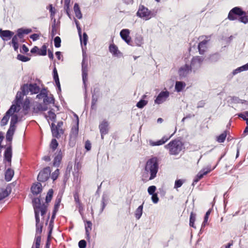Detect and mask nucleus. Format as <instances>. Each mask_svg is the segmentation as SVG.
<instances>
[{
  "instance_id": "nucleus-1",
  "label": "nucleus",
  "mask_w": 248,
  "mask_h": 248,
  "mask_svg": "<svg viewBox=\"0 0 248 248\" xmlns=\"http://www.w3.org/2000/svg\"><path fill=\"white\" fill-rule=\"evenodd\" d=\"M159 170V160L156 157L148 159L145 165L143 177L148 180H152L156 177Z\"/></svg>"
},
{
  "instance_id": "nucleus-2",
  "label": "nucleus",
  "mask_w": 248,
  "mask_h": 248,
  "mask_svg": "<svg viewBox=\"0 0 248 248\" xmlns=\"http://www.w3.org/2000/svg\"><path fill=\"white\" fill-rule=\"evenodd\" d=\"M184 144L179 140H174L170 141L165 146V148L169 150V153L171 155H177L182 150Z\"/></svg>"
},
{
  "instance_id": "nucleus-3",
  "label": "nucleus",
  "mask_w": 248,
  "mask_h": 248,
  "mask_svg": "<svg viewBox=\"0 0 248 248\" xmlns=\"http://www.w3.org/2000/svg\"><path fill=\"white\" fill-rule=\"evenodd\" d=\"M81 71L83 84L84 88V95L85 98L87 96V84L88 77V60L86 53L83 51L82 61L81 63Z\"/></svg>"
},
{
  "instance_id": "nucleus-4",
  "label": "nucleus",
  "mask_w": 248,
  "mask_h": 248,
  "mask_svg": "<svg viewBox=\"0 0 248 248\" xmlns=\"http://www.w3.org/2000/svg\"><path fill=\"white\" fill-rule=\"evenodd\" d=\"M137 16L144 20H148L155 16L156 13L154 11L149 10L147 7L140 4L136 13Z\"/></svg>"
},
{
  "instance_id": "nucleus-5",
  "label": "nucleus",
  "mask_w": 248,
  "mask_h": 248,
  "mask_svg": "<svg viewBox=\"0 0 248 248\" xmlns=\"http://www.w3.org/2000/svg\"><path fill=\"white\" fill-rule=\"evenodd\" d=\"M32 205L33 207L34 212L37 211L38 215H39L40 212H41V215L44 216L47 210V205L44 203L41 204L40 198H34L32 200Z\"/></svg>"
},
{
  "instance_id": "nucleus-6",
  "label": "nucleus",
  "mask_w": 248,
  "mask_h": 248,
  "mask_svg": "<svg viewBox=\"0 0 248 248\" xmlns=\"http://www.w3.org/2000/svg\"><path fill=\"white\" fill-rule=\"evenodd\" d=\"M21 89L23 95H27L29 92H31V94H37L40 90V87L36 83L25 84L21 87Z\"/></svg>"
},
{
  "instance_id": "nucleus-7",
  "label": "nucleus",
  "mask_w": 248,
  "mask_h": 248,
  "mask_svg": "<svg viewBox=\"0 0 248 248\" xmlns=\"http://www.w3.org/2000/svg\"><path fill=\"white\" fill-rule=\"evenodd\" d=\"M17 105L13 104L11 106L8 110L6 112L0 121V126H4L6 125L9 121L10 116L12 113L16 112Z\"/></svg>"
},
{
  "instance_id": "nucleus-8",
  "label": "nucleus",
  "mask_w": 248,
  "mask_h": 248,
  "mask_svg": "<svg viewBox=\"0 0 248 248\" xmlns=\"http://www.w3.org/2000/svg\"><path fill=\"white\" fill-rule=\"evenodd\" d=\"M243 13V10L240 7H235L232 9L228 15V18L231 21L237 19V16H241Z\"/></svg>"
},
{
  "instance_id": "nucleus-9",
  "label": "nucleus",
  "mask_w": 248,
  "mask_h": 248,
  "mask_svg": "<svg viewBox=\"0 0 248 248\" xmlns=\"http://www.w3.org/2000/svg\"><path fill=\"white\" fill-rule=\"evenodd\" d=\"M51 169L49 167H46L41 170L37 176V180L40 182H45L49 178Z\"/></svg>"
},
{
  "instance_id": "nucleus-10",
  "label": "nucleus",
  "mask_w": 248,
  "mask_h": 248,
  "mask_svg": "<svg viewBox=\"0 0 248 248\" xmlns=\"http://www.w3.org/2000/svg\"><path fill=\"white\" fill-rule=\"evenodd\" d=\"M203 58L200 56L193 57L191 61L190 67L194 72L200 68L203 62Z\"/></svg>"
},
{
  "instance_id": "nucleus-11",
  "label": "nucleus",
  "mask_w": 248,
  "mask_h": 248,
  "mask_svg": "<svg viewBox=\"0 0 248 248\" xmlns=\"http://www.w3.org/2000/svg\"><path fill=\"white\" fill-rule=\"evenodd\" d=\"M170 96V92L168 91H161L155 100V104L159 105L167 101Z\"/></svg>"
},
{
  "instance_id": "nucleus-12",
  "label": "nucleus",
  "mask_w": 248,
  "mask_h": 248,
  "mask_svg": "<svg viewBox=\"0 0 248 248\" xmlns=\"http://www.w3.org/2000/svg\"><path fill=\"white\" fill-rule=\"evenodd\" d=\"M130 31L128 29H123L121 31L120 35L122 39L128 45L131 46H134V44H132L131 38L129 36Z\"/></svg>"
},
{
  "instance_id": "nucleus-13",
  "label": "nucleus",
  "mask_w": 248,
  "mask_h": 248,
  "mask_svg": "<svg viewBox=\"0 0 248 248\" xmlns=\"http://www.w3.org/2000/svg\"><path fill=\"white\" fill-rule=\"evenodd\" d=\"M191 68L188 64L181 66L178 70L179 77L181 78L186 77L192 71Z\"/></svg>"
},
{
  "instance_id": "nucleus-14",
  "label": "nucleus",
  "mask_w": 248,
  "mask_h": 248,
  "mask_svg": "<svg viewBox=\"0 0 248 248\" xmlns=\"http://www.w3.org/2000/svg\"><path fill=\"white\" fill-rule=\"evenodd\" d=\"M14 32L10 30H2L0 29V37L4 41H7L11 39Z\"/></svg>"
},
{
  "instance_id": "nucleus-15",
  "label": "nucleus",
  "mask_w": 248,
  "mask_h": 248,
  "mask_svg": "<svg viewBox=\"0 0 248 248\" xmlns=\"http://www.w3.org/2000/svg\"><path fill=\"white\" fill-rule=\"evenodd\" d=\"M55 124L52 123L50 127L52 136L59 139L64 134V130L62 128H54Z\"/></svg>"
},
{
  "instance_id": "nucleus-16",
  "label": "nucleus",
  "mask_w": 248,
  "mask_h": 248,
  "mask_svg": "<svg viewBox=\"0 0 248 248\" xmlns=\"http://www.w3.org/2000/svg\"><path fill=\"white\" fill-rule=\"evenodd\" d=\"M211 171V170L210 169L207 168H205L200 170L193 180L192 184L194 185L198 183L200 180V179H201L204 175H206Z\"/></svg>"
},
{
  "instance_id": "nucleus-17",
  "label": "nucleus",
  "mask_w": 248,
  "mask_h": 248,
  "mask_svg": "<svg viewBox=\"0 0 248 248\" xmlns=\"http://www.w3.org/2000/svg\"><path fill=\"white\" fill-rule=\"evenodd\" d=\"M34 214L36 222L35 232L37 234H41L42 232L43 223L40 222L39 215H38V212L35 211Z\"/></svg>"
},
{
  "instance_id": "nucleus-18",
  "label": "nucleus",
  "mask_w": 248,
  "mask_h": 248,
  "mask_svg": "<svg viewBox=\"0 0 248 248\" xmlns=\"http://www.w3.org/2000/svg\"><path fill=\"white\" fill-rule=\"evenodd\" d=\"M31 190L34 195L41 193L43 190L42 184L40 182L33 184L31 187Z\"/></svg>"
},
{
  "instance_id": "nucleus-19",
  "label": "nucleus",
  "mask_w": 248,
  "mask_h": 248,
  "mask_svg": "<svg viewBox=\"0 0 248 248\" xmlns=\"http://www.w3.org/2000/svg\"><path fill=\"white\" fill-rule=\"evenodd\" d=\"M109 51L113 56L120 58L123 56V53L118 49V47L114 44H110L108 47Z\"/></svg>"
},
{
  "instance_id": "nucleus-20",
  "label": "nucleus",
  "mask_w": 248,
  "mask_h": 248,
  "mask_svg": "<svg viewBox=\"0 0 248 248\" xmlns=\"http://www.w3.org/2000/svg\"><path fill=\"white\" fill-rule=\"evenodd\" d=\"M172 136V134L170 136H165L163 137L161 140H158L156 141H154L152 140H150L149 141L150 145L152 146H159V145H163L166 142H167L171 138V137Z\"/></svg>"
},
{
  "instance_id": "nucleus-21",
  "label": "nucleus",
  "mask_w": 248,
  "mask_h": 248,
  "mask_svg": "<svg viewBox=\"0 0 248 248\" xmlns=\"http://www.w3.org/2000/svg\"><path fill=\"white\" fill-rule=\"evenodd\" d=\"M108 123L106 121H103L99 126L102 139H104V135L108 133Z\"/></svg>"
},
{
  "instance_id": "nucleus-22",
  "label": "nucleus",
  "mask_w": 248,
  "mask_h": 248,
  "mask_svg": "<svg viewBox=\"0 0 248 248\" xmlns=\"http://www.w3.org/2000/svg\"><path fill=\"white\" fill-rule=\"evenodd\" d=\"M12 157V149L11 143H10V145L6 149L4 154V159L10 163V166L11 165Z\"/></svg>"
},
{
  "instance_id": "nucleus-23",
  "label": "nucleus",
  "mask_w": 248,
  "mask_h": 248,
  "mask_svg": "<svg viewBox=\"0 0 248 248\" xmlns=\"http://www.w3.org/2000/svg\"><path fill=\"white\" fill-rule=\"evenodd\" d=\"M132 44H134V46H140L143 44L142 36L139 33H136L135 35L133 41H132Z\"/></svg>"
},
{
  "instance_id": "nucleus-24",
  "label": "nucleus",
  "mask_w": 248,
  "mask_h": 248,
  "mask_svg": "<svg viewBox=\"0 0 248 248\" xmlns=\"http://www.w3.org/2000/svg\"><path fill=\"white\" fill-rule=\"evenodd\" d=\"M85 229L86 238L87 240L90 239V232L92 229V223L91 221H86L85 223Z\"/></svg>"
},
{
  "instance_id": "nucleus-25",
  "label": "nucleus",
  "mask_w": 248,
  "mask_h": 248,
  "mask_svg": "<svg viewBox=\"0 0 248 248\" xmlns=\"http://www.w3.org/2000/svg\"><path fill=\"white\" fill-rule=\"evenodd\" d=\"M16 131V128L9 127L6 134V140L11 143L13 140V137Z\"/></svg>"
},
{
  "instance_id": "nucleus-26",
  "label": "nucleus",
  "mask_w": 248,
  "mask_h": 248,
  "mask_svg": "<svg viewBox=\"0 0 248 248\" xmlns=\"http://www.w3.org/2000/svg\"><path fill=\"white\" fill-rule=\"evenodd\" d=\"M11 192V187L10 185H8L6 189H3L2 192L0 193V201L8 197L10 194Z\"/></svg>"
},
{
  "instance_id": "nucleus-27",
  "label": "nucleus",
  "mask_w": 248,
  "mask_h": 248,
  "mask_svg": "<svg viewBox=\"0 0 248 248\" xmlns=\"http://www.w3.org/2000/svg\"><path fill=\"white\" fill-rule=\"evenodd\" d=\"M62 158V154L60 150L57 154H55L53 165L55 167H58Z\"/></svg>"
},
{
  "instance_id": "nucleus-28",
  "label": "nucleus",
  "mask_w": 248,
  "mask_h": 248,
  "mask_svg": "<svg viewBox=\"0 0 248 248\" xmlns=\"http://www.w3.org/2000/svg\"><path fill=\"white\" fill-rule=\"evenodd\" d=\"M14 175V170L11 168L6 170L5 172V180L7 182L10 181Z\"/></svg>"
},
{
  "instance_id": "nucleus-29",
  "label": "nucleus",
  "mask_w": 248,
  "mask_h": 248,
  "mask_svg": "<svg viewBox=\"0 0 248 248\" xmlns=\"http://www.w3.org/2000/svg\"><path fill=\"white\" fill-rule=\"evenodd\" d=\"M208 41L204 40L201 42L198 45V49L200 54H203L206 49V44Z\"/></svg>"
},
{
  "instance_id": "nucleus-30",
  "label": "nucleus",
  "mask_w": 248,
  "mask_h": 248,
  "mask_svg": "<svg viewBox=\"0 0 248 248\" xmlns=\"http://www.w3.org/2000/svg\"><path fill=\"white\" fill-rule=\"evenodd\" d=\"M10 116L11 119L10 120V126L13 128H16V124L17 123L18 120V117L17 114L12 113Z\"/></svg>"
},
{
  "instance_id": "nucleus-31",
  "label": "nucleus",
  "mask_w": 248,
  "mask_h": 248,
  "mask_svg": "<svg viewBox=\"0 0 248 248\" xmlns=\"http://www.w3.org/2000/svg\"><path fill=\"white\" fill-rule=\"evenodd\" d=\"M77 119V124L76 126H73L71 131L70 136L76 137L78 133V117L77 114H75Z\"/></svg>"
},
{
  "instance_id": "nucleus-32",
  "label": "nucleus",
  "mask_w": 248,
  "mask_h": 248,
  "mask_svg": "<svg viewBox=\"0 0 248 248\" xmlns=\"http://www.w3.org/2000/svg\"><path fill=\"white\" fill-rule=\"evenodd\" d=\"M186 84L184 81H176L175 85V90L177 92H181L186 87Z\"/></svg>"
},
{
  "instance_id": "nucleus-33",
  "label": "nucleus",
  "mask_w": 248,
  "mask_h": 248,
  "mask_svg": "<svg viewBox=\"0 0 248 248\" xmlns=\"http://www.w3.org/2000/svg\"><path fill=\"white\" fill-rule=\"evenodd\" d=\"M107 204V196L103 194L102 196L101 203V208L99 211V214H101L104 211L106 205Z\"/></svg>"
},
{
  "instance_id": "nucleus-34",
  "label": "nucleus",
  "mask_w": 248,
  "mask_h": 248,
  "mask_svg": "<svg viewBox=\"0 0 248 248\" xmlns=\"http://www.w3.org/2000/svg\"><path fill=\"white\" fill-rule=\"evenodd\" d=\"M74 11L76 15V16L79 19L82 18V14L80 11V8L78 4L77 3H75L74 6Z\"/></svg>"
},
{
  "instance_id": "nucleus-35",
  "label": "nucleus",
  "mask_w": 248,
  "mask_h": 248,
  "mask_svg": "<svg viewBox=\"0 0 248 248\" xmlns=\"http://www.w3.org/2000/svg\"><path fill=\"white\" fill-rule=\"evenodd\" d=\"M143 204H144V202H143V203L141 205H140L138 207V208L136 210V211L135 213V217L137 219H139L142 216V212H143Z\"/></svg>"
},
{
  "instance_id": "nucleus-36",
  "label": "nucleus",
  "mask_w": 248,
  "mask_h": 248,
  "mask_svg": "<svg viewBox=\"0 0 248 248\" xmlns=\"http://www.w3.org/2000/svg\"><path fill=\"white\" fill-rule=\"evenodd\" d=\"M237 19L240 22L246 24L248 23V15L247 14L245 11H243V14L240 16Z\"/></svg>"
},
{
  "instance_id": "nucleus-37",
  "label": "nucleus",
  "mask_w": 248,
  "mask_h": 248,
  "mask_svg": "<svg viewBox=\"0 0 248 248\" xmlns=\"http://www.w3.org/2000/svg\"><path fill=\"white\" fill-rule=\"evenodd\" d=\"M146 96H147L146 95H143L142 97V99H140L137 103L136 106L139 108H142L144 106H145L147 104L148 101L144 100V99L146 97Z\"/></svg>"
},
{
  "instance_id": "nucleus-38",
  "label": "nucleus",
  "mask_w": 248,
  "mask_h": 248,
  "mask_svg": "<svg viewBox=\"0 0 248 248\" xmlns=\"http://www.w3.org/2000/svg\"><path fill=\"white\" fill-rule=\"evenodd\" d=\"M220 58V55L218 53L212 54L210 55L209 57L208 58L209 61L211 62H217L219 60Z\"/></svg>"
},
{
  "instance_id": "nucleus-39",
  "label": "nucleus",
  "mask_w": 248,
  "mask_h": 248,
  "mask_svg": "<svg viewBox=\"0 0 248 248\" xmlns=\"http://www.w3.org/2000/svg\"><path fill=\"white\" fill-rule=\"evenodd\" d=\"M54 98L53 96H48L47 93H46V96L45 98H44L43 102L46 105L47 104H54Z\"/></svg>"
},
{
  "instance_id": "nucleus-40",
  "label": "nucleus",
  "mask_w": 248,
  "mask_h": 248,
  "mask_svg": "<svg viewBox=\"0 0 248 248\" xmlns=\"http://www.w3.org/2000/svg\"><path fill=\"white\" fill-rule=\"evenodd\" d=\"M41 239V234H37L36 232H35V236L34 241V244H35V248H40Z\"/></svg>"
},
{
  "instance_id": "nucleus-41",
  "label": "nucleus",
  "mask_w": 248,
  "mask_h": 248,
  "mask_svg": "<svg viewBox=\"0 0 248 248\" xmlns=\"http://www.w3.org/2000/svg\"><path fill=\"white\" fill-rule=\"evenodd\" d=\"M196 214L194 213L193 212H191L190 213L189 218V226L194 228H196L194 225V222L196 219Z\"/></svg>"
},
{
  "instance_id": "nucleus-42",
  "label": "nucleus",
  "mask_w": 248,
  "mask_h": 248,
  "mask_svg": "<svg viewBox=\"0 0 248 248\" xmlns=\"http://www.w3.org/2000/svg\"><path fill=\"white\" fill-rule=\"evenodd\" d=\"M47 52V46L43 45L41 48L38 51V55L40 56H46Z\"/></svg>"
},
{
  "instance_id": "nucleus-43",
  "label": "nucleus",
  "mask_w": 248,
  "mask_h": 248,
  "mask_svg": "<svg viewBox=\"0 0 248 248\" xmlns=\"http://www.w3.org/2000/svg\"><path fill=\"white\" fill-rule=\"evenodd\" d=\"M53 194V190L52 189H50L48 190L46 197V202L48 203L50 202L51 201L52 196Z\"/></svg>"
},
{
  "instance_id": "nucleus-44",
  "label": "nucleus",
  "mask_w": 248,
  "mask_h": 248,
  "mask_svg": "<svg viewBox=\"0 0 248 248\" xmlns=\"http://www.w3.org/2000/svg\"><path fill=\"white\" fill-rule=\"evenodd\" d=\"M227 137L226 131H225L223 133L219 135L217 137V140L219 143L223 142Z\"/></svg>"
},
{
  "instance_id": "nucleus-45",
  "label": "nucleus",
  "mask_w": 248,
  "mask_h": 248,
  "mask_svg": "<svg viewBox=\"0 0 248 248\" xmlns=\"http://www.w3.org/2000/svg\"><path fill=\"white\" fill-rule=\"evenodd\" d=\"M74 22L76 24V27H77V28L78 30V34L79 38H80V41L81 43H82L81 30V28L79 25V23L75 18H74Z\"/></svg>"
},
{
  "instance_id": "nucleus-46",
  "label": "nucleus",
  "mask_w": 248,
  "mask_h": 248,
  "mask_svg": "<svg viewBox=\"0 0 248 248\" xmlns=\"http://www.w3.org/2000/svg\"><path fill=\"white\" fill-rule=\"evenodd\" d=\"M47 9H49L50 13V18L51 19H53L56 12L55 8L53 7L52 4H50Z\"/></svg>"
},
{
  "instance_id": "nucleus-47",
  "label": "nucleus",
  "mask_w": 248,
  "mask_h": 248,
  "mask_svg": "<svg viewBox=\"0 0 248 248\" xmlns=\"http://www.w3.org/2000/svg\"><path fill=\"white\" fill-rule=\"evenodd\" d=\"M48 115H45V117L47 118V117L49 118V119L53 121H55L56 118V115L55 113L52 111L51 110H49L48 112Z\"/></svg>"
},
{
  "instance_id": "nucleus-48",
  "label": "nucleus",
  "mask_w": 248,
  "mask_h": 248,
  "mask_svg": "<svg viewBox=\"0 0 248 248\" xmlns=\"http://www.w3.org/2000/svg\"><path fill=\"white\" fill-rule=\"evenodd\" d=\"M46 89H43L41 91L40 93L37 95L36 98H38L39 99H44V98H45V96H46Z\"/></svg>"
},
{
  "instance_id": "nucleus-49",
  "label": "nucleus",
  "mask_w": 248,
  "mask_h": 248,
  "mask_svg": "<svg viewBox=\"0 0 248 248\" xmlns=\"http://www.w3.org/2000/svg\"><path fill=\"white\" fill-rule=\"evenodd\" d=\"M53 78H54V80L56 84L60 83V80H59L58 74L57 72V70L55 67H54V68L53 70Z\"/></svg>"
},
{
  "instance_id": "nucleus-50",
  "label": "nucleus",
  "mask_w": 248,
  "mask_h": 248,
  "mask_svg": "<svg viewBox=\"0 0 248 248\" xmlns=\"http://www.w3.org/2000/svg\"><path fill=\"white\" fill-rule=\"evenodd\" d=\"M58 146V143L57 140L55 139H52L50 144V148L52 149L53 152L57 149Z\"/></svg>"
},
{
  "instance_id": "nucleus-51",
  "label": "nucleus",
  "mask_w": 248,
  "mask_h": 248,
  "mask_svg": "<svg viewBox=\"0 0 248 248\" xmlns=\"http://www.w3.org/2000/svg\"><path fill=\"white\" fill-rule=\"evenodd\" d=\"M54 46L56 48H59L61 46V39L59 36H56L54 39Z\"/></svg>"
},
{
  "instance_id": "nucleus-52",
  "label": "nucleus",
  "mask_w": 248,
  "mask_h": 248,
  "mask_svg": "<svg viewBox=\"0 0 248 248\" xmlns=\"http://www.w3.org/2000/svg\"><path fill=\"white\" fill-rule=\"evenodd\" d=\"M17 59L23 62H26L30 60V58L21 54L17 55Z\"/></svg>"
},
{
  "instance_id": "nucleus-53",
  "label": "nucleus",
  "mask_w": 248,
  "mask_h": 248,
  "mask_svg": "<svg viewBox=\"0 0 248 248\" xmlns=\"http://www.w3.org/2000/svg\"><path fill=\"white\" fill-rule=\"evenodd\" d=\"M24 34H25V31L23 28H19L16 31V35L20 39H22L24 36Z\"/></svg>"
},
{
  "instance_id": "nucleus-54",
  "label": "nucleus",
  "mask_w": 248,
  "mask_h": 248,
  "mask_svg": "<svg viewBox=\"0 0 248 248\" xmlns=\"http://www.w3.org/2000/svg\"><path fill=\"white\" fill-rule=\"evenodd\" d=\"M185 182V180H182V179L176 180L175 182L174 188H178L180 187Z\"/></svg>"
},
{
  "instance_id": "nucleus-55",
  "label": "nucleus",
  "mask_w": 248,
  "mask_h": 248,
  "mask_svg": "<svg viewBox=\"0 0 248 248\" xmlns=\"http://www.w3.org/2000/svg\"><path fill=\"white\" fill-rule=\"evenodd\" d=\"M156 189V186H150L147 189L148 193L149 195H151L155 194V191Z\"/></svg>"
},
{
  "instance_id": "nucleus-56",
  "label": "nucleus",
  "mask_w": 248,
  "mask_h": 248,
  "mask_svg": "<svg viewBox=\"0 0 248 248\" xmlns=\"http://www.w3.org/2000/svg\"><path fill=\"white\" fill-rule=\"evenodd\" d=\"M59 170L58 169H56L53 172H52V173L51 174V179L53 180V181H55L56 180L58 177V176L59 175Z\"/></svg>"
},
{
  "instance_id": "nucleus-57",
  "label": "nucleus",
  "mask_w": 248,
  "mask_h": 248,
  "mask_svg": "<svg viewBox=\"0 0 248 248\" xmlns=\"http://www.w3.org/2000/svg\"><path fill=\"white\" fill-rule=\"evenodd\" d=\"M36 108L39 111H46L48 108L47 106L45 104L44 105H43L42 104H39L37 106Z\"/></svg>"
},
{
  "instance_id": "nucleus-58",
  "label": "nucleus",
  "mask_w": 248,
  "mask_h": 248,
  "mask_svg": "<svg viewBox=\"0 0 248 248\" xmlns=\"http://www.w3.org/2000/svg\"><path fill=\"white\" fill-rule=\"evenodd\" d=\"M74 198L75 202H76L77 204H78L79 208H80L82 207V204L80 202V200L79 199L78 195L77 193H74Z\"/></svg>"
},
{
  "instance_id": "nucleus-59",
  "label": "nucleus",
  "mask_w": 248,
  "mask_h": 248,
  "mask_svg": "<svg viewBox=\"0 0 248 248\" xmlns=\"http://www.w3.org/2000/svg\"><path fill=\"white\" fill-rule=\"evenodd\" d=\"M210 214V211L208 210L205 214L204 217V220L202 223V227H204L205 226L206 223L207 222L209 216Z\"/></svg>"
},
{
  "instance_id": "nucleus-60",
  "label": "nucleus",
  "mask_w": 248,
  "mask_h": 248,
  "mask_svg": "<svg viewBox=\"0 0 248 248\" xmlns=\"http://www.w3.org/2000/svg\"><path fill=\"white\" fill-rule=\"evenodd\" d=\"M62 201V196L58 195L56 199L54 207L59 208Z\"/></svg>"
},
{
  "instance_id": "nucleus-61",
  "label": "nucleus",
  "mask_w": 248,
  "mask_h": 248,
  "mask_svg": "<svg viewBox=\"0 0 248 248\" xmlns=\"http://www.w3.org/2000/svg\"><path fill=\"white\" fill-rule=\"evenodd\" d=\"M88 35L86 32H84L83 34V36L82 37V44L81 45H82V44H84L85 46H86L88 41ZM80 43H81L80 42Z\"/></svg>"
},
{
  "instance_id": "nucleus-62",
  "label": "nucleus",
  "mask_w": 248,
  "mask_h": 248,
  "mask_svg": "<svg viewBox=\"0 0 248 248\" xmlns=\"http://www.w3.org/2000/svg\"><path fill=\"white\" fill-rule=\"evenodd\" d=\"M23 109L24 111H28L30 108L29 101H25L23 104Z\"/></svg>"
},
{
  "instance_id": "nucleus-63",
  "label": "nucleus",
  "mask_w": 248,
  "mask_h": 248,
  "mask_svg": "<svg viewBox=\"0 0 248 248\" xmlns=\"http://www.w3.org/2000/svg\"><path fill=\"white\" fill-rule=\"evenodd\" d=\"M87 246L86 241L85 240H81L78 242L79 248H86Z\"/></svg>"
},
{
  "instance_id": "nucleus-64",
  "label": "nucleus",
  "mask_w": 248,
  "mask_h": 248,
  "mask_svg": "<svg viewBox=\"0 0 248 248\" xmlns=\"http://www.w3.org/2000/svg\"><path fill=\"white\" fill-rule=\"evenodd\" d=\"M152 195L151 200L153 203H157L159 201V198L157 196V194L155 193Z\"/></svg>"
}]
</instances>
